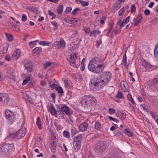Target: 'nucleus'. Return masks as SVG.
Returning a JSON list of instances; mask_svg holds the SVG:
<instances>
[{
  "instance_id": "nucleus-23",
  "label": "nucleus",
  "mask_w": 158,
  "mask_h": 158,
  "mask_svg": "<svg viewBox=\"0 0 158 158\" xmlns=\"http://www.w3.org/2000/svg\"><path fill=\"white\" fill-rule=\"evenodd\" d=\"M118 115L122 120L124 119L126 117V114L124 112H120L118 113Z\"/></svg>"
},
{
  "instance_id": "nucleus-16",
  "label": "nucleus",
  "mask_w": 158,
  "mask_h": 158,
  "mask_svg": "<svg viewBox=\"0 0 158 158\" xmlns=\"http://www.w3.org/2000/svg\"><path fill=\"white\" fill-rule=\"evenodd\" d=\"M88 124L86 123H84L80 124L79 127V129L80 131H83L87 128Z\"/></svg>"
},
{
  "instance_id": "nucleus-43",
  "label": "nucleus",
  "mask_w": 158,
  "mask_h": 158,
  "mask_svg": "<svg viewBox=\"0 0 158 158\" xmlns=\"http://www.w3.org/2000/svg\"><path fill=\"white\" fill-rule=\"evenodd\" d=\"M80 10L79 8H76L72 12V15H75L77 13V11Z\"/></svg>"
},
{
  "instance_id": "nucleus-58",
  "label": "nucleus",
  "mask_w": 158,
  "mask_h": 158,
  "mask_svg": "<svg viewBox=\"0 0 158 158\" xmlns=\"http://www.w3.org/2000/svg\"><path fill=\"white\" fill-rule=\"evenodd\" d=\"M44 42H45V43H44V44H43V46H45V45L49 46V45L51 44V43L49 42L44 41Z\"/></svg>"
},
{
  "instance_id": "nucleus-12",
  "label": "nucleus",
  "mask_w": 158,
  "mask_h": 158,
  "mask_svg": "<svg viewBox=\"0 0 158 158\" xmlns=\"http://www.w3.org/2000/svg\"><path fill=\"white\" fill-rule=\"evenodd\" d=\"M142 19V18L140 15L136 16L133 20V22L134 23L135 26H138L140 23Z\"/></svg>"
},
{
  "instance_id": "nucleus-32",
  "label": "nucleus",
  "mask_w": 158,
  "mask_h": 158,
  "mask_svg": "<svg viewBox=\"0 0 158 158\" xmlns=\"http://www.w3.org/2000/svg\"><path fill=\"white\" fill-rule=\"evenodd\" d=\"M154 54L155 56L158 58V44L155 47L154 50Z\"/></svg>"
},
{
  "instance_id": "nucleus-11",
  "label": "nucleus",
  "mask_w": 158,
  "mask_h": 158,
  "mask_svg": "<svg viewBox=\"0 0 158 158\" xmlns=\"http://www.w3.org/2000/svg\"><path fill=\"white\" fill-rule=\"evenodd\" d=\"M21 52L20 49H17L15 50L13 53L12 58L13 60H16L18 59L19 57Z\"/></svg>"
},
{
  "instance_id": "nucleus-5",
  "label": "nucleus",
  "mask_w": 158,
  "mask_h": 158,
  "mask_svg": "<svg viewBox=\"0 0 158 158\" xmlns=\"http://www.w3.org/2000/svg\"><path fill=\"white\" fill-rule=\"evenodd\" d=\"M14 146L13 144H6L0 147V155H7L14 150Z\"/></svg>"
},
{
  "instance_id": "nucleus-40",
  "label": "nucleus",
  "mask_w": 158,
  "mask_h": 158,
  "mask_svg": "<svg viewBox=\"0 0 158 158\" xmlns=\"http://www.w3.org/2000/svg\"><path fill=\"white\" fill-rule=\"evenodd\" d=\"M9 137L12 138L13 139H17V135H16V132L13 134H10L9 135Z\"/></svg>"
},
{
  "instance_id": "nucleus-63",
  "label": "nucleus",
  "mask_w": 158,
  "mask_h": 158,
  "mask_svg": "<svg viewBox=\"0 0 158 158\" xmlns=\"http://www.w3.org/2000/svg\"><path fill=\"white\" fill-rule=\"evenodd\" d=\"M81 70L82 71L84 70V69L85 68L84 64H81Z\"/></svg>"
},
{
  "instance_id": "nucleus-19",
  "label": "nucleus",
  "mask_w": 158,
  "mask_h": 158,
  "mask_svg": "<svg viewBox=\"0 0 158 158\" xmlns=\"http://www.w3.org/2000/svg\"><path fill=\"white\" fill-rule=\"evenodd\" d=\"M81 142L74 143L73 147L75 151L77 152L80 148L81 147Z\"/></svg>"
},
{
  "instance_id": "nucleus-45",
  "label": "nucleus",
  "mask_w": 158,
  "mask_h": 158,
  "mask_svg": "<svg viewBox=\"0 0 158 158\" xmlns=\"http://www.w3.org/2000/svg\"><path fill=\"white\" fill-rule=\"evenodd\" d=\"M136 10V7L134 4H133L131 6V13L135 12Z\"/></svg>"
},
{
  "instance_id": "nucleus-25",
  "label": "nucleus",
  "mask_w": 158,
  "mask_h": 158,
  "mask_svg": "<svg viewBox=\"0 0 158 158\" xmlns=\"http://www.w3.org/2000/svg\"><path fill=\"white\" fill-rule=\"evenodd\" d=\"M100 33V31H99L94 30L91 32L90 36H95L97 34H98V35H99Z\"/></svg>"
},
{
  "instance_id": "nucleus-48",
  "label": "nucleus",
  "mask_w": 158,
  "mask_h": 158,
  "mask_svg": "<svg viewBox=\"0 0 158 158\" xmlns=\"http://www.w3.org/2000/svg\"><path fill=\"white\" fill-rule=\"evenodd\" d=\"M109 113L110 114H112L115 113V109H114L111 108H110L109 109Z\"/></svg>"
},
{
  "instance_id": "nucleus-10",
  "label": "nucleus",
  "mask_w": 158,
  "mask_h": 158,
  "mask_svg": "<svg viewBox=\"0 0 158 158\" xmlns=\"http://www.w3.org/2000/svg\"><path fill=\"white\" fill-rule=\"evenodd\" d=\"M77 58V56L76 53H72L70 56V60H69L71 65H74L75 64L76 60Z\"/></svg>"
},
{
  "instance_id": "nucleus-14",
  "label": "nucleus",
  "mask_w": 158,
  "mask_h": 158,
  "mask_svg": "<svg viewBox=\"0 0 158 158\" xmlns=\"http://www.w3.org/2000/svg\"><path fill=\"white\" fill-rule=\"evenodd\" d=\"M49 110L50 112L52 115L57 117L59 113L58 112V110L57 111H56L55 108L53 105H51L50 106Z\"/></svg>"
},
{
  "instance_id": "nucleus-42",
  "label": "nucleus",
  "mask_w": 158,
  "mask_h": 158,
  "mask_svg": "<svg viewBox=\"0 0 158 158\" xmlns=\"http://www.w3.org/2000/svg\"><path fill=\"white\" fill-rule=\"evenodd\" d=\"M123 96L122 93L121 92L118 91L116 95V97L118 98H123Z\"/></svg>"
},
{
  "instance_id": "nucleus-56",
  "label": "nucleus",
  "mask_w": 158,
  "mask_h": 158,
  "mask_svg": "<svg viewBox=\"0 0 158 158\" xmlns=\"http://www.w3.org/2000/svg\"><path fill=\"white\" fill-rule=\"evenodd\" d=\"M151 115L152 116V117L155 120L157 118H158V117L156 116V115L155 114L153 113V112H151Z\"/></svg>"
},
{
  "instance_id": "nucleus-9",
  "label": "nucleus",
  "mask_w": 158,
  "mask_h": 158,
  "mask_svg": "<svg viewBox=\"0 0 158 158\" xmlns=\"http://www.w3.org/2000/svg\"><path fill=\"white\" fill-rule=\"evenodd\" d=\"M24 64L26 69L28 72H31L32 70V64L31 60H25L24 61Z\"/></svg>"
},
{
  "instance_id": "nucleus-22",
  "label": "nucleus",
  "mask_w": 158,
  "mask_h": 158,
  "mask_svg": "<svg viewBox=\"0 0 158 158\" xmlns=\"http://www.w3.org/2000/svg\"><path fill=\"white\" fill-rule=\"evenodd\" d=\"M30 10L33 12L34 13H36L37 14H40V11H38V9L37 8H35L34 6H32L30 8Z\"/></svg>"
},
{
  "instance_id": "nucleus-46",
  "label": "nucleus",
  "mask_w": 158,
  "mask_h": 158,
  "mask_svg": "<svg viewBox=\"0 0 158 158\" xmlns=\"http://www.w3.org/2000/svg\"><path fill=\"white\" fill-rule=\"evenodd\" d=\"M72 8L71 7H68L66 8V10L65 11V12L66 14H68L71 11Z\"/></svg>"
},
{
  "instance_id": "nucleus-64",
  "label": "nucleus",
  "mask_w": 158,
  "mask_h": 158,
  "mask_svg": "<svg viewBox=\"0 0 158 158\" xmlns=\"http://www.w3.org/2000/svg\"><path fill=\"white\" fill-rule=\"evenodd\" d=\"M90 31V28H88L85 30V31L86 33H89Z\"/></svg>"
},
{
  "instance_id": "nucleus-36",
  "label": "nucleus",
  "mask_w": 158,
  "mask_h": 158,
  "mask_svg": "<svg viewBox=\"0 0 158 158\" xmlns=\"http://www.w3.org/2000/svg\"><path fill=\"white\" fill-rule=\"evenodd\" d=\"M63 135L66 138L69 139L70 138L69 133L67 131H64L63 132Z\"/></svg>"
},
{
  "instance_id": "nucleus-44",
  "label": "nucleus",
  "mask_w": 158,
  "mask_h": 158,
  "mask_svg": "<svg viewBox=\"0 0 158 158\" xmlns=\"http://www.w3.org/2000/svg\"><path fill=\"white\" fill-rule=\"evenodd\" d=\"M36 41H33L30 42L29 44V45L30 48H32L34 45H36Z\"/></svg>"
},
{
  "instance_id": "nucleus-51",
  "label": "nucleus",
  "mask_w": 158,
  "mask_h": 158,
  "mask_svg": "<svg viewBox=\"0 0 158 158\" xmlns=\"http://www.w3.org/2000/svg\"><path fill=\"white\" fill-rule=\"evenodd\" d=\"M153 84L154 85L158 83V79L157 78H154L152 81Z\"/></svg>"
},
{
  "instance_id": "nucleus-35",
  "label": "nucleus",
  "mask_w": 158,
  "mask_h": 158,
  "mask_svg": "<svg viewBox=\"0 0 158 158\" xmlns=\"http://www.w3.org/2000/svg\"><path fill=\"white\" fill-rule=\"evenodd\" d=\"M124 130L125 133H126L127 135L128 136H132L133 135V133L132 132L129 131L128 129H126Z\"/></svg>"
},
{
  "instance_id": "nucleus-38",
  "label": "nucleus",
  "mask_w": 158,
  "mask_h": 158,
  "mask_svg": "<svg viewBox=\"0 0 158 158\" xmlns=\"http://www.w3.org/2000/svg\"><path fill=\"white\" fill-rule=\"evenodd\" d=\"M56 90L58 92V93L60 94H62L64 93L63 90L60 86H58L56 88Z\"/></svg>"
},
{
  "instance_id": "nucleus-7",
  "label": "nucleus",
  "mask_w": 158,
  "mask_h": 158,
  "mask_svg": "<svg viewBox=\"0 0 158 158\" xmlns=\"http://www.w3.org/2000/svg\"><path fill=\"white\" fill-rule=\"evenodd\" d=\"M9 100V96L7 94L5 93H0V105L7 104Z\"/></svg>"
},
{
  "instance_id": "nucleus-29",
  "label": "nucleus",
  "mask_w": 158,
  "mask_h": 158,
  "mask_svg": "<svg viewBox=\"0 0 158 158\" xmlns=\"http://www.w3.org/2000/svg\"><path fill=\"white\" fill-rule=\"evenodd\" d=\"M59 47H64L65 46V42L64 41L63 39H60V41H59Z\"/></svg>"
},
{
  "instance_id": "nucleus-17",
  "label": "nucleus",
  "mask_w": 158,
  "mask_h": 158,
  "mask_svg": "<svg viewBox=\"0 0 158 158\" xmlns=\"http://www.w3.org/2000/svg\"><path fill=\"white\" fill-rule=\"evenodd\" d=\"M25 132L23 131L22 130H19L17 132L16 135H17V139H19L24 137L25 135Z\"/></svg>"
},
{
  "instance_id": "nucleus-15",
  "label": "nucleus",
  "mask_w": 158,
  "mask_h": 158,
  "mask_svg": "<svg viewBox=\"0 0 158 158\" xmlns=\"http://www.w3.org/2000/svg\"><path fill=\"white\" fill-rule=\"evenodd\" d=\"M42 52V48L41 47H36L32 50L33 55L34 56H35L37 55H40Z\"/></svg>"
},
{
  "instance_id": "nucleus-1",
  "label": "nucleus",
  "mask_w": 158,
  "mask_h": 158,
  "mask_svg": "<svg viewBox=\"0 0 158 158\" xmlns=\"http://www.w3.org/2000/svg\"><path fill=\"white\" fill-rule=\"evenodd\" d=\"M111 77V74L110 72H105L100 77L93 78L90 84V90L96 91L100 89L103 85H106L108 83Z\"/></svg>"
},
{
  "instance_id": "nucleus-37",
  "label": "nucleus",
  "mask_w": 158,
  "mask_h": 158,
  "mask_svg": "<svg viewBox=\"0 0 158 158\" xmlns=\"http://www.w3.org/2000/svg\"><path fill=\"white\" fill-rule=\"evenodd\" d=\"M127 97L128 99L134 105L135 104L134 101L133 100L131 95V94H128L127 95Z\"/></svg>"
},
{
  "instance_id": "nucleus-20",
  "label": "nucleus",
  "mask_w": 158,
  "mask_h": 158,
  "mask_svg": "<svg viewBox=\"0 0 158 158\" xmlns=\"http://www.w3.org/2000/svg\"><path fill=\"white\" fill-rule=\"evenodd\" d=\"M41 121L40 117H38L36 119V124L38 126L39 128L40 129H42V126L41 124L40 123Z\"/></svg>"
},
{
  "instance_id": "nucleus-61",
  "label": "nucleus",
  "mask_w": 158,
  "mask_h": 158,
  "mask_svg": "<svg viewBox=\"0 0 158 158\" xmlns=\"http://www.w3.org/2000/svg\"><path fill=\"white\" fill-rule=\"evenodd\" d=\"M113 25L114 23L113 22H112V23L111 24H110V28H109L108 30H110V31H111Z\"/></svg>"
},
{
  "instance_id": "nucleus-31",
  "label": "nucleus",
  "mask_w": 158,
  "mask_h": 158,
  "mask_svg": "<svg viewBox=\"0 0 158 158\" xmlns=\"http://www.w3.org/2000/svg\"><path fill=\"white\" fill-rule=\"evenodd\" d=\"M142 65L143 66V67L145 68H150L151 67V65L148 63L146 62L145 61H144V62H143Z\"/></svg>"
},
{
  "instance_id": "nucleus-53",
  "label": "nucleus",
  "mask_w": 158,
  "mask_h": 158,
  "mask_svg": "<svg viewBox=\"0 0 158 158\" xmlns=\"http://www.w3.org/2000/svg\"><path fill=\"white\" fill-rule=\"evenodd\" d=\"M27 19V17L26 15H23L22 18V20L23 22H25Z\"/></svg>"
},
{
  "instance_id": "nucleus-57",
  "label": "nucleus",
  "mask_w": 158,
  "mask_h": 158,
  "mask_svg": "<svg viewBox=\"0 0 158 158\" xmlns=\"http://www.w3.org/2000/svg\"><path fill=\"white\" fill-rule=\"evenodd\" d=\"M51 23L53 25L54 27H58V25L56 22L55 21H54L51 22Z\"/></svg>"
},
{
  "instance_id": "nucleus-26",
  "label": "nucleus",
  "mask_w": 158,
  "mask_h": 158,
  "mask_svg": "<svg viewBox=\"0 0 158 158\" xmlns=\"http://www.w3.org/2000/svg\"><path fill=\"white\" fill-rule=\"evenodd\" d=\"M123 62L124 64L125 67L127 68L128 67V65L127 64V56L126 54H125L123 57Z\"/></svg>"
},
{
  "instance_id": "nucleus-60",
  "label": "nucleus",
  "mask_w": 158,
  "mask_h": 158,
  "mask_svg": "<svg viewBox=\"0 0 158 158\" xmlns=\"http://www.w3.org/2000/svg\"><path fill=\"white\" fill-rule=\"evenodd\" d=\"M120 31H121V30H119V31L118 30H117V29H115V30H114L112 32L114 33L115 34H117L118 33L120 32Z\"/></svg>"
},
{
  "instance_id": "nucleus-52",
  "label": "nucleus",
  "mask_w": 158,
  "mask_h": 158,
  "mask_svg": "<svg viewBox=\"0 0 158 158\" xmlns=\"http://www.w3.org/2000/svg\"><path fill=\"white\" fill-rule=\"evenodd\" d=\"M130 18V16L127 17L126 19L123 20V22L125 24L127 23L129 21Z\"/></svg>"
},
{
  "instance_id": "nucleus-4",
  "label": "nucleus",
  "mask_w": 158,
  "mask_h": 158,
  "mask_svg": "<svg viewBox=\"0 0 158 158\" xmlns=\"http://www.w3.org/2000/svg\"><path fill=\"white\" fill-rule=\"evenodd\" d=\"M107 148L106 145L102 141L96 143L94 147L95 153L98 156H100L105 151Z\"/></svg>"
},
{
  "instance_id": "nucleus-3",
  "label": "nucleus",
  "mask_w": 158,
  "mask_h": 158,
  "mask_svg": "<svg viewBox=\"0 0 158 158\" xmlns=\"http://www.w3.org/2000/svg\"><path fill=\"white\" fill-rule=\"evenodd\" d=\"M96 99L94 97H91L89 95H86L83 97L81 101L82 105L85 108L89 107L92 108L96 104Z\"/></svg>"
},
{
  "instance_id": "nucleus-8",
  "label": "nucleus",
  "mask_w": 158,
  "mask_h": 158,
  "mask_svg": "<svg viewBox=\"0 0 158 158\" xmlns=\"http://www.w3.org/2000/svg\"><path fill=\"white\" fill-rule=\"evenodd\" d=\"M59 110H58V112L59 114H61V115L64 118V113L68 115L69 114V108L66 105H64L63 106L61 107V108L60 107Z\"/></svg>"
},
{
  "instance_id": "nucleus-18",
  "label": "nucleus",
  "mask_w": 158,
  "mask_h": 158,
  "mask_svg": "<svg viewBox=\"0 0 158 158\" xmlns=\"http://www.w3.org/2000/svg\"><path fill=\"white\" fill-rule=\"evenodd\" d=\"M7 75L8 77L10 79L14 78L13 71L10 68H8L7 69Z\"/></svg>"
},
{
  "instance_id": "nucleus-33",
  "label": "nucleus",
  "mask_w": 158,
  "mask_h": 158,
  "mask_svg": "<svg viewBox=\"0 0 158 158\" xmlns=\"http://www.w3.org/2000/svg\"><path fill=\"white\" fill-rule=\"evenodd\" d=\"M124 82V81H122L120 83V85L121 86L122 90L124 91V92H126V91L127 89L125 85Z\"/></svg>"
},
{
  "instance_id": "nucleus-50",
  "label": "nucleus",
  "mask_w": 158,
  "mask_h": 158,
  "mask_svg": "<svg viewBox=\"0 0 158 158\" xmlns=\"http://www.w3.org/2000/svg\"><path fill=\"white\" fill-rule=\"evenodd\" d=\"M52 64L50 62H47L44 64V69H46L47 67L50 66Z\"/></svg>"
},
{
  "instance_id": "nucleus-28",
  "label": "nucleus",
  "mask_w": 158,
  "mask_h": 158,
  "mask_svg": "<svg viewBox=\"0 0 158 158\" xmlns=\"http://www.w3.org/2000/svg\"><path fill=\"white\" fill-rule=\"evenodd\" d=\"M101 128V126L100 123L97 122L95 123V128L98 130H100Z\"/></svg>"
},
{
  "instance_id": "nucleus-41",
  "label": "nucleus",
  "mask_w": 158,
  "mask_h": 158,
  "mask_svg": "<svg viewBox=\"0 0 158 158\" xmlns=\"http://www.w3.org/2000/svg\"><path fill=\"white\" fill-rule=\"evenodd\" d=\"M49 15H50L52 16L51 19H55L56 17V15L54 14V13L52 12V11L50 10H48V11Z\"/></svg>"
},
{
  "instance_id": "nucleus-47",
  "label": "nucleus",
  "mask_w": 158,
  "mask_h": 158,
  "mask_svg": "<svg viewBox=\"0 0 158 158\" xmlns=\"http://www.w3.org/2000/svg\"><path fill=\"white\" fill-rule=\"evenodd\" d=\"M124 7H123L119 11L118 13L119 16H121L124 14Z\"/></svg>"
},
{
  "instance_id": "nucleus-59",
  "label": "nucleus",
  "mask_w": 158,
  "mask_h": 158,
  "mask_svg": "<svg viewBox=\"0 0 158 158\" xmlns=\"http://www.w3.org/2000/svg\"><path fill=\"white\" fill-rule=\"evenodd\" d=\"M121 22H121V20H119L118 21L117 23V25H118V26H119L120 27V30H121Z\"/></svg>"
},
{
  "instance_id": "nucleus-6",
  "label": "nucleus",
  "mask_w": 158,
  "mask_h": 158,
  "mask_svg": "<svg viewBox=\"0 0 158 158\" xmlns=\"http://www.w3.org/2000/svg\"><path fill=\"white\" fill-rule=\"evenodd\" d=\"M5 117L9 121V123L10 124H12L14 122L15 120V115L10 110L6 111L5 112Z\"/></svg>"
},
{
  "instance_id": "nucleus-62",
  "label": "nucleus",
  "mask_w": 158,
  "mask_h": 158,
  "mask_svg": "<svg viewBox=\"0 0 158 158\" xmlns=\"http://www.w3.org/2000/svg\"><path fill=\"white\" fill-rule=\"evenodd\" d=\"M5 59L6 60L9 61L10 60V56L9 55H7L5 57Z\"/></svg>"
},
{
  "instance_id": "nucleus-34",
  "label": "nucleus",
  "mask_w": 158,
  "mask_h": 158,
  "mask_svg": "<svg viewBox=\"0 0 158 158\" xmlns=\"http://www.w3.org/2000/svg\"><path fill=\"white\" fill-rule=\"evenodd\" d=\"M5 35L9 41H11L13 40V39L12 35L7 33H6Z\"/></svg>"
},
{
  "instance_id": "nucleus-39",
  "label": "nucleus",
  "mask_w": 158,
  "mask_h": 158,
  "mask_svg": "<svg viewBox=\"0 0 158 158\" xmlns=\"http://www.w3.org/2000/svg\"><path fill=\"white\" fill-rule=\"evenodd\" d=\"M120 7V5L119 4H117L116 5H115L114 7V9L113 10V12H114V13L116 10H117L118 9H119Z\"/></svg>"
},
{
  "instance_id": "nucleus-49",
  "label": "nucleus",
  "mask_w": 158,
  "mask_h": 158,
  "mask_svg": "<svg viewBox=\"0 0 158 158\" xmlns=\"http://www.w3.org/2000/svg\"><path fill=\"white\" fill-rule=\"evenodd\" d=\"M108 118L110 120L113 121L116 123L118 122V121L116 118H113L112 117L110 116L108 117Z\"/></svg>"
},
{
  "instance_id": "nucleus-54",
  "label": "nucleus",
  "mask_w": 158,
  "mask_h": 158,
  "mask_svg": "<svg viewBox=\"0 0 158 158\" xmlns=\"http://www.w3.org/2000/svg\"><path fill=\"white\" fill-rule=\"evenodd\" d=\"M144 13L145 15H148L150 14V11L148 9H146L144 10Z\"/></svg>"
},
{
  "instance_id": "nucleus-55",
  "label": "nucleus",
  "mask_w": 158,
  "mask_h": 158,
  "mask_svg": "<svg viewBox=\"0 0 158 158\" xmlns=\"http://www.w3.org/2000/svg\"><path fill=\"white\" fill-rule=\"evenodd\" d=\"M106 18L105 17H103L102 19H101L100 21V23L101 24H103L104 23V20L106 19Z\"/></svg>"
},
{
  "instance_id": "nucleus-13",
  "label": "nucleus",
  "mask_w": 158,
  "mask_h": 158,
  "mask_svg": "<svg viewBox=\"0 0 158 158\" xmlns=\"http://www.w3.org/2000/svg\"><path fill=\"white\" fill-rule=\"evenodd\" d=\"M57 146L56 142V140H52L50 143V148L53 153H54L56 152V147Z\"/></svg>"
},
{
  "instance_id": "nucleus-21",
  "label": "nucleus",
  "mask_w": 158,
  "mask_h": 158,
  "mask_svg": "<svg viewBox=\"0 0 158 158\" xmlns=\"http://www.w3.org/2000/svg\"><path fill=\"white\" fill-rule=\"evenodd\" d=\"M81 135H78L76 137H74V143H77L78 142H81Z\"/></svg>"
},
{
  "instance_id": "nucleus-2",
  "label": "nucleus",
  "mask_w": 158,
  "mask_h": 158,
  "mask_svg": "<svg viewBox=\"0 0 158 158\" xmlns=\"http://www.w3.org/2000/svg\"><path fill=\"white\" fill-rule=\"evenodd\" d=\"M101 59L94 57L91 60L89 64L88 69L91 72L94 73H100L104 70L105 66L103 64H99Z\"/></svg>"
},
{
  "instance_id": "nucleus-30",
  "label": "nucleus",
  "mask_w": 158,
  "mask_h": 158,
  "mask_svg": "<svg viewBox=\"0 0 158 158\" xmlns=\"http://www.w3.org/2000/svg\"><path fill=\"white\" fill-rule=\"evenodd\" d=\"M79 3H81V5L83 6H85L89 5V2L83 1L82 0L79 1Z\"/></svg>"
},
{
  "instance_id": "nucleus-27",
  "label": "nucleus",
  "mask_w": 158,
  "mask_h": 158,
  "mask_svg": "<svg viewBox=\"0 0 158 158\" xmlns=\"http://www.w3.org/2000/svg\"><path fill=\"white\" fill-rule=\"evenodd\" d=\"M31 76L29 75L28 76L26 77L25 79L23 80L22 85H25L27 84V83L30 80V77Z\"/></svg>"
},
{
  "instance_id": "nucleus-24",
  "label": "nucleus",
  "mask_w": 158,
  "mask_h": 158,
  "mask_svg": "<svg viewBox=\"0 0 158 158\" xmlns=\"http://www.w3.org/2000/svg\"><path fill=\"white\" fill-rule=\"evenodd\" d=\"M63 6L62 4L61 5H60L58 7L57 9V13L59 14H61L63 11Z\"/></svg>"
}]
</instances>
